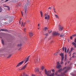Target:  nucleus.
<instances>
[{"label":"nucleus","mask_w":76,"mask_h":76,"mask_svg":"<svg viewBox=\"0 0 76 76\" xmlns=\"http://www.w3.org/2000/svg\"><path fill=\"white\" fill-rule=\"evenodd\" d=\"M48 35H49V34L48 33H47L45 34V35L47 37Z\"/></svg>","instance_id":"aec40b11"},{"label":"nucleus","mask_w":76,"mask_h":76,"mask_svg":"<svg viewBox=\"0 0 76 76\" xmlns=\"http://www.w3.org/2000/svg\"><path fill=\"white\" fill-rule=\"evenodd\" d=\"M63 59L62 60V59H61V62H60V64H63Z\"/></svg>","instance_id":"6ab92c4d"},{"label":"nucleus","mask_w":76,"mask_h":76,"mask_svg":"<svg viewBox=\"0 0 76 76\" xmlns=\"http://www.w3.org/2000/svg\"><path fill=\"white\" fill-rule=\"evenodd\" d=\"M25 23H23V27L24 26H25Z\"/></svg>","instance_id":"de8ad7c7"},{"label":"nucleus","mask_w":76,"mask_h":76,"mask_svg":"<svg viewBox=\"0 0 76 76\" xmlns=\"http://www.w3.org/2000/svg\"><path fill=\"white\" fill-rule=\"evenodd\" d=\"M69 48H68V49H67V50L66 53H68L69 52Z\"/></svg>","instance_id":"c9c22d12"},{"label":"nucleus","mask_w":76,"mask_h":76,"mask_svg":"<svg viewBox=\"0 0 76 76\" xmlns=\"http://www.w3.org/2000/svg\"><path fill=\"white\" fill-rule=\"evenodd\" d=\"M21 49V48H19V49H18V50H20Z\"/></svg>","instance_id":"6e6d98bb"},{"label":"nucleus","mask_w":76,"mask_h":76,"mask_svg":"<svg viewBox=\"0 0 76 76\" xmlns=\"http://www.w3.org/2000/svg\"><path fill=\"white\" fill-rule=\"evenodd\" d=\"M47 30H48V28L46 27H45L43 29V30L45 31H46Z\"/></svg>","instance_id":"f3484780"},{"label":"nucleus","mask_w":76,"mask_h":76,"mask_svg":"<svg viewBox=\"0 0 76 76\" xmlns=\"http://www.w3.org/2000/svg\"><path fill=\"white\" fill-rule=\"evenodd\" d=\"M38 27H39L40 26V25H39V23L38 24Z\"/></svg>","instance_id":"864d4df0"},{"label":"nucleus","mask_w":76,"mask_h":76,"mask_svg":"<svg viewBox=\"0 0 76 76\" xmlns=\"http://www.w3.org/2000/svg\"><path fill=\"white\" fill-rule=\"evenodd\" d=\"M70 39H72V36H71L70 37Z\"/></svg>","instance_id":"37998d69"},{"label":"nucleus","mask_w":76,"mask_h":76,"mask_svg":"<svg viewBox=\"0 0 76 76\" xmlns=\"http://www.w3.org/2000/svg\"><path fill=\"white\" fill-rule=\"evenodd\" d=\"M48 13H47L46 14V16H48Z\"/></svg>","instance_id":"13d9d810"},{"label":"nucleus","mask_w":76,"mask_h":76,"mask_svg":"<svg viewBox=\"0 0 76 76\" xmlns=\"http://www.w3.org/2000/svg\"><path fill=\"white\" fill-rule=\"evenodd\" d=\"M71 52H72V51H70L69 52V53H68V54H70V55H69V56H71Z\"/></svg>","instance_id":"7c9ffc66"},{"label":"nucleus","mask_w":76,"mask_h":76,"mask_svg":"<svg viewBox=\"0 0 76 76\" xmlns=\"http://www.w3.org/2000/svg\"><path fill=\"white\" fill-rule=\"evenodd\" d=\"M27 10V8L26 7L24 8V12H25V15H26V10Z\"/></svg>","instance_id":"ddd939ff"},{"label":"nucleus","mask_w":76,"mask_h":76,"mask_svg":"<svg viewBox=\"0 0 76 76\" xmlns=\"http://www.w3.org/2000/svg\"><path fill=\"white\" fill-rule=\"evenodd\" d=\"M60 35V33H57L56 34V36H59Z\"/></svg>","instance_id":"bb28decb"},{"label":"nucleus","mask_w":76,"mask_h":76,"mask_svg":"<svg viewBox=\"0 0 76 76\" xmlns=\"http://www.w3.org/2000/svg\"><path fill=\"white\" fill-rule=\"evenodd\" d=\"M74 56H72V58H74Z\"/></svg>","instance_id":"0e129e2a"},{"label":"nucleus","mask_w":76,"mask_h":76,"mask_svg":"<svg viewBox=\"0 0 76 76\" xmlns=\"http://www.w3.org/2000/svg\"><path fill=\"white\" fill-rule=\"evenodd\" d=\"M62 51H64V47H63L62 48Z\"/></svg>","instance_id":"72a5a7b5"},{"label":"nucleus","mask_w":76,"mask_h":76,"mask_svg":"<svg viewBox=\"0 0 76 76\" xmlns=\"http://www.w3.org/2000/svg\"><path fill=\"white\" fill-rule=\"evenodd\" d=\"M52 32V31L51 30H48V33L49 34H50Z\"/></svg>","instance_id":"5701e85b"},{"label":"nucleus","mask_w":76,"mask_h":76,"mask_svg":"<svg viewBox=\"0 0 76 76\" xmlns=\"http://www.w3.org/2000/svg\"><path fill=\"white\" fill-rule=\"evenodd\" d=\"M29 20H27L26 21L28 23L29 22Z\"/></svg>","instance_id":"603ef678"},{"label":"nucleus","mask_w":76,"mask_h":76,"mask_svg":"<svg viewBox=\"0 0 76 76\" xmlns=\"http://www.w3.org/2000/svg\"><path fill=\"white\" fill-rule=\"evenodd\" d=\"M11 55H9V56H8V57H7V58H10V57H11Z\"/></svg>","instance_id":"2f4dec72"},{"label":"nucleus","mask_w":76,"mask_h":76,"mask_svg":"<svg viewBox=\"0 0 76 76\" xmlns=\"http://www.w3.org/2000/svg\"><path fill=\"white\" fill-rule=\"evenodd\" d=\"M8 1H9V0H6V1H5V2H7Z\"/></svg>","instance_id":"3c124183"},{"label":"nucleus","mask_w":76,"mask_h":76,"mask_svg":"<svg viewBox=\"0 0 76 76\" xmlns=\"http://www.w3.org/2000/svg\"><path fill=\"white\" fill-rule=\"evenodd\" d=\"M74 42L76 43V38H75V39Z\"/></svg>","instance_id":"a19ab883"},{"label":"nucleus","mask_w":76,"mask_h":76,"mask_svg":"<svg viewBox=\"0 0 76 76\" xmlns=\"http://www.w3.org/2000/svg\"><path fill=\"white\" fill-rule=\"evenodd\" d=\"M1 42L2 44L4 45V41L3 39L1 40Z\"/></svg>","instance_id":"c756f323"},{"label":"nucleus","mask_w":76,"mask_h":76,"mask_svg":"<svg viewBox=\"0 0 76 76\" xmlns=\"http://www.w3.org/2000/svg\"><path fill=\"white\" fill-rule=\"evenodd\" d=\"M54 41L53 40H51L50 41V43H52Z\"/></svg>","instance_id":"4c0bfd02"},{"label":"nucleus","mask_w":76,"mask_h":76,"mask_svg":"<svg viewBox=\"0 0 76 76\" xmlns=\"http://www.w3.org/2000/svg\"><path fill=\"white\" fill-rule=\"evenodd\" d=\"M59 56H61L62 60L64 59V53H61L59 54Z\"/></svg>","instance_id":"6e6552de"},{"label":"nucleus","mask_w":76,"mask_h":76,"mask_svg":"<svg viewBox=\"0 0 76 76\" xmlns=\"http://www.w3.org/2000/svg\"><path fill=\"white\" fill-rule=\"evenodd\" d=\"M38 30H39V28H38Z\"/></svg>","instance_id":"e2e57ef3"},{"label":"nucleus","mask_w":76,"mask_h":76,"mask_svg":"<svg viewBox=\"0 0 76 76\" xmlns=\"http://www.w3.org/2000/svg\"><path fill=\"white\" fill-rule=\"evenodd\" d=\"M22 45V44H18V46L20 47H21Z\"/></svg>","instance_id":"393cba45"},{"label":"nucleus","mask_w":76,"mask_h":76,"mask_svg":"<svg viewBox=\"0 0 76 76\" xmlns=\"http://www.w3.org/2000/svg\"><path fill=\"white\" fill-rule=\"evenodd\" d=\"M20 76H22V75H21Z\"/></svg>","instance_id":"774afa93"},{"label":"nucleus","mask_w":76,"mask_h":76,"mask_svg":"<svg viewBox=\"0 0 76 76\" xmlns=\"http://www.w3.org/2000/svg\"><path fill=\"white\" fill-rule=\"evenodd\" d=\"M66 68V67H65L64 68H63V70H64V69H65Z\"/></svg>","instance_id":"8fccbe9b"},{"label":"nucleus","mask_w":76,"mask_h":76,"mask_svg":"<svg viewBox=\"0 0 76 76\" xmlns=\"http://www.w3.org/2000/svg\"><path fill=\"white\" fill-rule=\"evenodd\" d=\"M4 7H8V10H10V7L8 6H4Z\"/></svg>","instance_id":"f704fd0d"},{"label":"nucleus","mask_w":76,"mask_h":76,"mask_svg":"<svg viewBox=\"0 0 76 76\" xmlns=\"http://www.w3.org/2000/svg\"><path fill=\"white\" fill-rule=\"evenodd\" d=\"M51 71H52L53 72H55V70L54 69H53L51 70Z\"/></svg>","instance_id":"58836bf2"},{"label":"nucleus","mask_w":76,"mask_h":76,"mask_svg":"<svg viewBox=\"0 0 76 76\" xmlns=\"http://www.w3.org/2000/svg\"><path fill=\"white\" fill-rule=\"evenodd\" d=\"M34 34L32 32H30L29 34L30 37H31L33 36Z\"/></svg>","instance_id":"f8f14e48"},{"label":"nucleus","mask_w":76,"mask_h":76,"mask_svg":"<svg viewBox=\"0 0 76 76\" xmlns=\"http://www.w3.org/2000/svg\"><path fill=\"white\" fill-rule=\"evenodd\" d=\"M72 44L74 45L75 48H76V44L74 42L72 43Z\"/></svg>","instance_id":"4468645a"},{"label":"nucleus","mask_w":76,"mask_h":76,"mask_svg":"<svg viewBox=\"0 0 76 76\" xmlns=\"http://www.w3.org/2000/svg\"><path fill=\"white\" fill-rule=\"evenodd\" d=\"M50 16L49 15H48L46 16H45V20H48L50 18Z\"/></svg>","instance_id":"9d476101"},{"label":"nucleus","mask_w":76,"mask_h":76,"mask_svg":"<svg viewBox=\"0 0 76 76\" xmlns=\"http://www.w3.org/2000/svg\"><path fill=\"white\" fill-rule=\"evenodd\" d=\"M55 16L56 18H57L58 19V16L57 15H55Z\"/></svg>","instance_id":"a878e982"},{"label":"nucleus","mask_w":76,"mask_h":76,"mask_svg":"<svg viewBox=\"0 0 76 76\" xmlns=\"http://www.w3.org/2000/svg\"><path fill=\"white\" fill-rule=\"evenodd\" d=\"M27 64V63H26V64H25V65L24 66H23V67H22V68H21V69H20L19 68H18V70L20 71L21 70H24L26 67Z\"/></svg>","instance_id":"39448f33"},{"label":"nucleus","mask_w":76,"mask_h":76,"mask_svg":"<svg viewBox=\"0 0 76 76\" xmlns=\"http://www.w3.org/2000/svg\"><path fill=\"white\" fill-rule=\"evenodd\" d=\"M25 60H23L18 63V64H17V66H16V67H17L20 65H21V64H22L24 62H25Z\"/></svg>","instance_id":"7ed1b4c3"},{"label":"nucleus","mask_w":76,"mask_h":76,"mask_svg":"<svg viewBox=\"0 0 76 76\" xmlns=\"http://www.w3.org/2000/svg\"><path fill=\"white\" fill-rule=\"evenodd\" d=\"M38 59L39 61V57L38 56H36L35 57V58L34 59V62L35 63H37L38 62Z\"/></svg>","instance_id":"f03ea898"},{"label":"nucleus","mask_w":76,"mask_h":76,"mask_svg":"<svg viewBox=\"0 0 76 76\" xmlns=\"http://www.w3.org/2000/svg\"><path fill=\"white\" fill-rule=\"evenodd\" d=\"M32 76H35V75H32Z\"/></svg>","instance_id":"bf43d9fd"},{"label":"nucleus","mask_w":76,"mask_h":76,"mask_svg":"<svg viewBox=\"0 0 76 76\" xmlns=\"http://www.w3.org/2000/svg\"><path fill=\"white\" fill-rule=\"evenodd\" d=\"M35 72H38L39 71V69L38 68H35L34 69Z\"/></svg>","instance_id":"2eb2a0df"},{"label":"nucleus","mask_w":76,"mask_h":76,"mask_svg":"<svg viewBox=\"0 0 76 76\" xmlns=\"http://www.w3.org/2000/svg\"><path fill=\"white\" fill-rule=\"evenodd\" d=\"M46 15V14L45 13V17Z\"/></svg>","instance_id":"052dcab7"},{"label":"nucleus","mask_w":76,"mask_h":76,"mask_svg":"<svg viewBox=\"0 0 76 76\" xmlns=\"http://www.w3.org/2000/svg\"><path fill=\"white\" fill-rule=\"evenodd\" d=\"M64 37V35L63 34H61L60 35V37Z\"/></svg>","instance_id":"dca6fc26"},{"label":"nucleus","mask_w":76,"mask_h":76,"mask_svg":"<svg viewBox=\"0 0 76 76\" xmlns=\"http://www.w3.org/2000/svg\"><path fill=\"white\" fill-rule=\"evenodd\" d=\"M53 10L54 11H55V8H53Z\"/></svg>","instance_id":"5fc2aeb1"},{"label":"nucleus","mask_w":76,"mask_h":76,"mask_svg":"<svg viewBox=\"0 0 76 76\" xmlns=\"http://www.w3.org/2000/svg\"><path fill=\"white\" fill-rule=\"evenodd\" d=\"M70 69V67H68L67 68V69H68V70H69Z\"/></svg>","instance_id":"c03bdc74"},{"label":"nucleus","mask_w":76,"mask_h":76,"mask_svg":"<svg viewBox=\"0 0 76 76\" xmlns=\"http://www.w3.org/2000/svg\"><path fill=\"white\" fill-rule=\"evenodd\" d=\"M58 53L57 52V53H55L54 54V55H57V54Z\"/></svg>","instance_id":"49530a36"},{"label":"nucleus","mask_w":76,"mask_h":76,"mask_svg":"<svg viewBox=\"0 0 76 76\" xmlns=\"http://www.w3.org/2000/svg\"><path fill=\"white\" fill-rule=\"evenodd\" d=\"M45 74H46L47 76H54L55 74L54 73H51L50 75V74L51 72V71H48L47 72V71L46 69H45Z\"/></svg>","instance_id":"f257e3e1"},{"label":"nucleus","mask_w":76,"mask_h":76,"mask_svg":"<svg viewBox=\"0 0 76 76\" xmlns=\"http://www.w3.org/2000/svg\"><path fill=\"white\" fill-rule=\"evenodd\" d=\"M64 50H65V53H66L67 51V49L66 47L64 48Z\"/></svg>","instance_id":"412c9836"},{"label":"nucleus","mask_w":76,"mask_h":76,"mask_svg":"<svg viewBox=\"0 0 76 76\" xmlns=\"http://www.w3.org/2000/svg\"><path fill=\"white\" fill-rule=\"evenodd\" d=\"M23 30L24 31V32H26V28H24V29H23Z\"/></svg>","instance_id":"09e8293b"},{"label":"nucleus","mask_w":76,"mask_h":76,"mask_svg":"<svg viewBox=\"0 0 76 76\" xmlns=\"http://www.w3.org/2000/svg\"><path fill=\"white\" fill-rule=\"evenodd\" d=\"M57 32L56 31H54L53 32V35H56Z\"/></svg>","instance_id":"a211bd4d"},{"label":"nucleus","mask_w":76,"mask_h":76,"mask_svg":"<svg viewBox=\"0 0 76 76\" xmlns=\"http://www.w3.org/2000/svg\"><path fill=\"white\" fill-rule=\"evenodd\" d=\"M21 14H22V15H23V13H22V12H21Z\"/></svg>","instance_id":"680f3d73"},{"label":"nucleus","mask_w":76,"mask_h":76,"mask_svg":"<svg viewBox=\"0 0 76 76\" xmlns=\"http://www.w3.org/2000/svg\"><path fill=\"white\" fill-rule=\"evenodd\" d=\"M54 13H56V11H54Z\"/></svg>","instance_id":"69168bd1"},{"label":"nucleus","mask_w":76,"mask_h":76,"mask_svg":"<svg viewBox=\"0 0 76 76\" xmlns=\"http://www.w3.org/2000/svg\"><path fill=\"white\" fill-rule=\"evenodd\" d=\"M58 72L57 71L55 72V75H57V74H58Z\"/></svg>","instance_id":"ea45409f"},{"label":"nucleus","mask_w":76,"mask_h":76,"mask_svg":"<svg viewBox=\"0 0 76 76\" xmlns=\"http://www.w3.org/2000/svg\"><path fill=\"white\" fill-rule=\"evenodd\" d=\"M48 9H49L50 10H51V9L52 8L51 7H49L48 8Z\"/></svg>","instance_id":"a18cd8bd"},{"label":"nucleus","mask_w":76,"mask_h":76,"mask_svg":"<svg viewBox=\"0 0 76 76\" xmlns=\"http://www.w3.org/2000/svg\"><path fill=\"white\" fill-rule=\"evenodd\" d=\"M2 8H1L0 7V10H2Z\"/></svg>","instance_id":"4d7b16f0"},{"label":"nucleus","mask_w":76,"mask_h":76,"mask_svg":"<svg viewBox=\"0 0 76 76\" xmlns=\"http://www.w3.org/2000/svg\"><path fill=\"white\" fill-rule=\"evenodd\" d=\"M73 37L76 36V34L72 35V36Z\"/></svg>","instance_id":"e433bc0d"},{"label":"nucleus","mask_w":76,"mask_h":76,"mask_svg":"<svg viewBox=\"0 0 76 76\" xmlns=\"http://www.w3.org/2000/svg\"><path fill=\"white\" fill-rule=\"evenodd\" d=\"M73 49V48H71V49H70V51L71 52H72V51Z\"/></svg>","instance_id":"473e14b6"},{"label":"nucleus","mask_w":76,"mask_h":76,"mask_svg":"<svg viewBox=\"0 0 76 76\" xmlns=\"http://www.w3.org/2000/svg\"><path fill=\"white\" fill-rule=\"evenodd\" d=\"M40 13L41 14V17H42V12L41 11H40Z\"/></svg>","instance_id":"4be33fe9"},{"label":"nucleus","mask_w":76,"mask_h":76,"mask_svg":"<svg viewBox=\"0 0 76 76\" xmlns=\"http://www.w3.org/2000/svg\"><path fill=\"white\" fill-rule=\"evenodd\" d=\"M62 71V69H59V70H58V72H61Z\"/></svg>","instance_id":"b1692460"},{"label":"nucleus","mask_w":76,"mask_h":76,"mask_svg":"<svg viewBox=\"0 0 76 76\" xmlns=\"http://www.w3.org/2000/svg\"><path fill=\"white\" fill-rule=\"evenodd\" d=\"M67 71V70L66 69L64 73H61V75H57L56 76H64V74L66 73Z\"/></svg>","instance_id":"20e7f679"},{"label":"nucleus","mask_w":76,"mask_h":76,"mask_svg":"<svg viewBox=\"0 0 76 76\" xmlns=\"http://www.w3.org/2000/svg\"><path fill=\"white\" fill-rule=\"evenodd\" d=\"M66 57H67V55L66 54H65V61H66Z\"/></svg>","instance_id":"c85d7f7f"},{"label":"nucleus","mask_w":76,"mask_h":76,"mask_svg":"<svg viewBox=\"0 0 76 76\" xmlns=\"http://www.w3.org/2000/svg\"><path fill=\"white\" fill-rule=\"evenodd\" d=\"M58 27H59V30L60 31H61L63 30V26H62L60 25H59L58 26Z\"/></svg>","instance_id":"0eeeda50"},{"label":"nucleus","mask_w":76,"mask_h":76,"mask_svg":"<svg viewBox=\"0 0 76 76\" xmlns=\"http://www.w3.org/2000/svg\"><path fill=\"white\" fill-rule=\"evenodd\" d=\"M7 20L10 21V22H11L12 21V19H11L10 17H8V18H7Z\"/></svg>","instance_id":"9b49d317"},{"label":"nucleus","mask_w":76,"mask_h":76,"mask_svg":"<svg viewBox=\"0 0 76 76\" xmlns=\"http://www.w3.org/2000/svg\"><path fill=\"white\" fill-rule=\"evenodd\" d=\"M30 57V56H29L27 58H26V60L25 63H24V64H26V63L29 60V58Z\"/></svg>","instance_id":"1a4fd4ad"},{"label":"nucleus","mask_w":76,"mask_h":76,"mask_svg":"<svg viewBox=\"0 0 76 76\" xmlns=\"http://www.w3.org/2000/svg\"><path fill=\"white\" fill-rule=\"evenodd\" d=\"M7 31V30H4V29H1V31Z\"/></svg>","instance_id":"79ce46f5"},{"label":"nucleus","mask_w":76,"mask_h":76,"mask_svg":"<svg viewBox=\"0 0 76 76\" xmlns=\"http://www.w3.org/2000/svg\"><path fill=\"white\" fill-rule=\"evenodd\" d=\"M44 67L43 66H42V67H41V69L42 70H43L44 69Z\"/></svg>","instance_id":"cd10ccee"},{"label":"nucleus","mask_w":76,"mask_h":76,"mask_svg":"<svg viewBox=\"0 0 76 76\" xmlns=\"http://www.w3.org/2000/svg\"><path fill=\"white\" fill-rule=\"evenodd\" d=\"M56 66L57 67V68L58 69H59L60 68H61V66L60 64L59 61H58L57 62Z\"/></svg>","instance_id":"423d86ee"},{"label":"nucleus","mask_w":76,"mask_h":76,"mask_svg":"<svg viewBox=\"0 0 76 76\" xmlns=\"http://www.w3.org/2000/svg\"><path fill=\"white\" fill-rule=\"evenodd\" d=\"M22 16H23V15H22Z\"/></svg>","instance_id":"338daca9"}]
</instances>
